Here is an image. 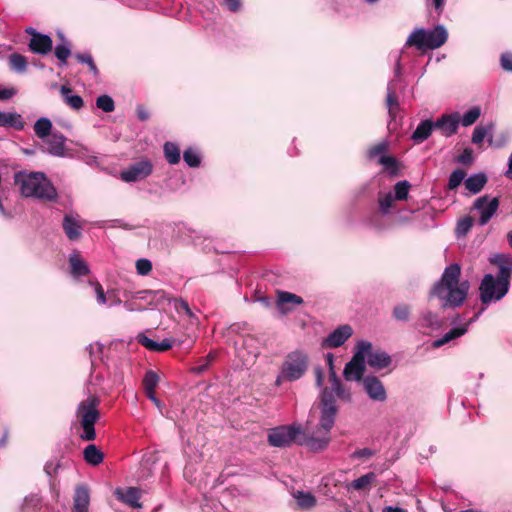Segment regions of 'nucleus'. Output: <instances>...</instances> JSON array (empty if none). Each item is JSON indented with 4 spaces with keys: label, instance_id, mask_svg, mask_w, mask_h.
<instances>
[{
    "label": "nucleus",
    "instance_id": "39",
    "mask_svg": "<svg viewBox=\"0 0 512 512\" xmlns=\"http://www.w3.org/2000/svg\"><path fill=\"white\" fill-rule=\"evenodd\" d=\"M409 189H410V184L408 181L404 180V181L397 182L394 187V193H395L394 198L396 200H400V201L406 200L408 197Z\"/></svg>",
    "mask_w": 512,
    "mask_h": 512
},
{
    "label": "nucleus",
    "instance_id": "24",
    "mask_svg": "<svg viewBox=\"0 0 512 512\" xmlns=\"http://www.w3.org/2000/svg\"><path fill=\"white\" fill-rule=\"evenodd\" d=\"M468 330V324H465V325H462V326H459V327H455L453 329H451L450 331H448L447 333H445L443 335V337L435 340L432 344V346L434 348H439L445 344H447L448 342L458 338V337H461L462 335H464Z\"/></svg>",
    "mask_w": 512,
    "mask_h": 512
},
{
    "label": "nucleus",
    "instance_id": "41",
    "mask_svg": "<svg viewBox=\"0 0 512 512\" xmlns=\"http://www.w3.org/2000/svg\"><path fill=\"white\" fill-rule=\"evenodd\" d=\"M183 159L185 163L190 167H198L200 164V156L198 152L192 148L184 151Z\"/></svg>",
    "mask_w": 512,
    "mask_h": 512
},
{
    "label": "nucleus",
    "instance_id": "8",
    "mask_svg": "<svg viewBox=\"0 0 512 512\" xmlns=\"http://www.w3.org/2000/svg\"><path fill=\"white\" fill-rule=\"evenodd\" d=\"M371 350V343L361 340L356 345V352L352 359L345 365L343 375L347 381L362 380L365 371L366 353Z\"/></svg>",
    "mask_w": 512,
    "mask_h": 512
},
{
    "label": "nucleus",
    "instance_id": "22",
    "mask_svg": "<svg viewBox=\"0 0 512 512\" xmlns=\"http://www.w3.org/2000/svg\"><path fill=\"white\" fill-rule=\"evenodd\" d=\"M302 303H303V299L296 294L286 292V291L278 292L277 306H278L279 310L283 313H287L288 311H290V308H285L284 305H286V304L300 305Z\"/></svg>",
    "mask_w": 512,
    "mask_h": 512
},
{
    "label": "nucleus",
    "instance_id": "57",
    "mask_svg": "<svg viewBox=\"0 0 512 512\" xmlns=\"http://www.w3.org/2000/svg\"><path fill=\"white\" fill-rule=\"evenodd\" d=\"M372 455H373L372 450H370L368 448H363V449L354 451L352 453L351 457L353 459H360V458H368V457H371Z\"/></svg>",
    "mask_w": 512,
    "mask_h": 512
},
{
    "label": "nucleus",
    "instance_id": "33",
    "mask_svg": "<svg viewBox=\"0 0 512 512\" xmlns=\"http://www.w3.org/2000/svg\"><path fill=\"white\" fill-rule=\"evenodd\" d=\"M299 507L310 509L316 505V498L309 492L297 491L294 494Z\"/></svg>",
    "mask_w": 512,
    "mask_h": 512
},
{
    "label": "nucleus",
    "instance_id": "64",
    "mask_svg": "<svg viewBox=\"0 0 512 512\" xmlns=\"http://www.w3.org/2000/svg\"><path fill=\"white\" fill-rule=\"evenodd\" d=\"M382 512H407V511L401 507L386 506L383 508Z\"/></svg>",
    "mask_w": 512,
    "mask_h": 512
},
{
    "label": "nucleus",
    "instance_id": "62",
    "mask_svg": "<svg viewBox=\"0 0 512 512\" xmlns=\"http://www.w3.org/2000/svg\"><path fill=\"white\" fill-rule=\"evenodd\" d=\"M102 349H103V345L100 344V343L91 344L88 347L90 356H93L94 353L101 354L102 353Z\"/></svg>",
    "mask_w": 512,
    "mask_h": 512
},
{
    "label": "nucleus",
    "instance_id": "21",
    "mask_svg": "<svg viewBox=\"0 0 512 512\" xmlns=\"http://www.w3.org/2000/svg\"><path fill=\"white\" fill-rule=\"evenodd\" d=\"M89 503V489L84 485L77 486L74 496V512H88Z\"/></svg>",
    "mask_w": 512,
    "mask_h": 512
},
{
    "label": "nucleus",
    "instance_id": "15",
    "mask_svg": "<svg viewBox=\"0 0 512 512\" xmlns=\"http://www.w3.org/2000/svg\"><path fill=\"white\" fill-rule=\"evenodd\" d=\"M434 124L435 128L441 130L444 136L449 137L457 132L460 116L458 113L443 115Z\"/></svg>",
    "mask_w": 512,
    "mask_h": 512
},
{
    "label": "nucleus",
    "instance_id": "51",
    "mask_svg": "<svg viewBox=\"0 0 512 512\" xmlns=\"http://www.w3.org/2000/svg\"><path fill=\"white\" fill-rule=\"evenodd\" d=\"M474 160L473 150L465 148L464 151L458 156L457 161L464 165H470Z\"/></svg>",
    "mask_w": 512,
    "mask_h": 512
},
{
    "label": "nucleus",
    "instance_id": "26",
    "mask_svg": "<svg viewBox=\"0 0 512 512\" xmlns=\"http://www.w3.org/2000/svg\"><path fill=\"white\" fill-rule=\"evenodd\" d=\"M486 182H487L486 175L483 173H477V174H473V175L469 176L465 180V187L469 192H471L473 194H477L478 192H480L483 189Z\"/></svg>",
    "mask_w": 512,
    "mask_h": 512
},
{
    "label": "nucleus",
    "instance_id": "47",
    "mask_svg": "<svg viewBox=\"0 0 512 512\" xmlns=\"http://www.w3.org/2000/svg\"><path fill=\"white\" fill-rule=\"evenodd\" d=\"M410 315V308L407 305L396 306L393 310V316L398 321L408 320Z\"/></svg>",
    "mask_w": 512,
    "mask_h": 512
},
{
    "label": "nucleus",
    "instance_id": "20",
    "mask_svg": "<svg viewBox=\"0 0 512 512\" xmlns=\"http://www.w3.org/2000/svg\"><path fill=\"white\" fill-rule=\"evenodd\" d=\"M25 123L22 116L17 112L0 111V127L23 130Z\"/></svg>",
    "mask_w": 512,
    "mask_h": 512
},
{
    "label": "nucleus",
    "instance_id": "52",
    "mask_svg": "<svg viewBox=\"0 0 512 512\" xmlns=\"http://www.w3.org/2000/svg\"><path fill=\"white\" fill-rule=\"evenodd\" d=\"M387 148L388 145L386 142H380L369 150V157L374 158L378 155H384V152L387 150Z\"/></svg>",
    "mask_w": 512,
    "mask_h": 512
},
{
    "label": "nucleus",
    "instance_id": "43",
    "mask_svg": "<svg viewBox=\"0 0 512 512\" xmlns=\"http://www.w3.org/2000/svg\"><path fill=\"white\" fill-rule=\"evenodd\" d=\"M420 326L427 328H438L439 320L438 317L432 312L424 313L420 318Z\"/></svg>",
    "mask_w": 512,
    "mask_h": 512
},
{
    "label": "nucleus",
    "instance_id": "18",
    "mask_svg": "<svg viewBox=\"0 0 512 512\" xmlns=\"http://www.w3.org/2000/svg\"><path fill=\"white\" fill-rule=\"evenodd\" d=\"M47 151L53 156L65 155V137L61 133H52L46 140Z\"/></svg>",
    "mask_w": 512,
    "mask_h": 512
},
{
    "label": "nucleus",
    "instance_id": "45",
    "mask_svg": "<svg viewBox=\"0 0 512 512\" xmlns=\"http://www.w3.org/2000/svg\"><path fill=\"white\" fill-rule=\"evenodd\" d=\"M394 199L391 193L380 196L379 207L382 213L387 214L390 211Z\"/></svg>",
    "mask_w": 512,
    "mask_h": 512
},
{
    "label": "nucleus",
    "instance_id": "42",
    "mask_svg": "<svg viewBox=\"0 0 512 512\" xmlns=\"http://www.w3.org/2000/svg\"><path fill=\"white\" fill-rule=\"evenodd\" d=\"M465 172L463 170H454L449 177L448 188L450 190L456 189L465 179Z\"/></svg>",
    "mask_w": 512,
    "mask_h": 512
},
{
    "label": "nucleus",
    "instance_id": "35",
    "mask_svg": "<svg viewBox=\"0 0 512 512\" xmlns=\"http://www.w3.org/2000/svg\"><path fill=\"white\" fill-rule=\"evenodd\" d=\"M55 56L60 62V65H66L68 58L71 56V47L69 41H63L55 47Z\"/></svg>",
    "mask_w": 512,
    "mask_h": 512
},
{
    "label": "nucleus",
    "instance_id": "36",
    "mask_svg": "<svg viewBox=\"0 0 512 512\" xmlns=\"http://www.w3.org/2000/svg\"><path fill=\"white\" fill-rule=\"evenodd\" d=\"M386 104L388 107L389 115L391 117H395L399 104L395 96V89L392 87L391 83H389L387 87Z\"/></svg>",
    "mask_w": 512,
    "mask_h": 512
},
{
    "label": "nucleus",
    "instance_id": "29",
    "mask_svg": "<svg viewBox=\"0 0 512 512\" xmlns=\"http://www.w3.org/2000/svg\"><path fill=\"white\" fill-rule=\"evenodd\" d=\"M51 129L52 122L46 117L38 119L34 124L35 135L40 139H45L50 136L52 134Z\"/></svg>",
    "mask_w": 512,
    "mask_h": 512
},
{
    "label": "nucleus",
    "instance_id": "49",
    "mask_svg": "<svg viewBox=\"0 0 512 512\" xmlns=\"http://www.w3.org/2000/svg\"><path fill=\"white\" fill-rule=\"evenodd\" d=\"M214 358L215 356L212 353H209L205 358L199 360V364L193 368V371L198 374L204 372Z\"/></svg>",
    "mask_w": 512,
    "mask_h": 512
},
{
    "label": "nucleus",
    "instance_id": "50",
    "mask_svg": "<svg viewBox=\"0 0 512 512\" xmlns=\"http://www.w3.org/2000/svg\"><path fill=\"white\" fill-rule=\"evenodd\" d=\"M137 341L138 343H140L142 346H144L145 348H147L148 350L150 351H154L155 352V349H156V345H157V342L150 339L149 337H147L145 334L143 333H140L138 336H137Z\"/></svg>",
    "mask_w": 512,
    "mask_h": 512
},
{
    "label": "nucleus",
    "instance_id": "46",
    "mask_svg": "<svg viewBox=\"0 0 512 512\" xmlns=\"http://www.w3.org/2000/svg\"><path fill=\"white\" fill-rule=\"evenodd\" d=\"M473 220L471 217H464L457 223L456 232L458 235H465L472 228Z\"/></svg>",
    "mask_w": 512,
    "mask_h": 512
},
{
    "label": "nucleus",
    "instance_id": "19",
    "mask_svg": "<svg viewBox=\"0 0 512 512\" xmlns=\"http://www.w3.org/2000/svg\"><path fill=\"white\" fill-rule=\"evenodd\" d=\"M116 497L121 502L129 505L132 508H140L141 504L139 502L140 499V491L135 487H129L125 490L117 489L115 491Z\"/></svg>",
    "mask_w": 512,
    "mask_h": 512
},
{
    "label": "nucleus",
    "instance_id": "10",
    "mask_svg": "<svg viewBox=\"0 0 512 512\" xmlns=\"http://www.w3.org/2000/svg\"><path fill=\"white\" fill-rule=\"evenodd\" d=\"M473 208L480 214L478 223L480 226L486 225L496 214L499 208V199L497 197L481 196L473 204Z\"/></svg>",
    "mask_w": 512,
    "mask_h": 512
},
{
    "label": "nucleus",
    "instance_id": "44",
    "mask_svg": "<svg viewBox=\"0 0 512 512\" xmlns=\"http://www.w3.org/2000/svg\"><path fill=\"white\" fill-rule=\"evenodd\" d=\"M136 270L139 275H148L152 270V263L150 260L141 258L136 261Z\"/></svg>",
    "mask_w": 512,
    "mask_h": 512
},
{
    "label": "nucleus",
    "instance_id": "61",
    "mask_svg": "<svg viewBox=\"0 0 512 512\" xmlns=\"http://www.w3.org/2000/svg\"><path fill=\"white\" fill-rule=\"evenodd\" d=\"M150 401L153 402V404L158 408V410L162 413L163 412V403L156 397L155 393H149V395H146Z\"/></svg>",
    "mask_w": 512,
    "mask_h": 512
},
{
    "label": "nucleus",
    "instance_id": "11",
    "mask_svg": "<svg viewBox=\"0 0 512 512\" xmlns=\"http://www.w3.org/2000/svg\"><path fill=\"white\" fill-rule=\"evenodd\" d=\"M152 163L148 160H142L132 164L129 168L121 172V179L125 182H135L142 180L152 173Z\"/></svg>",
    "mask_w": 512,
    "mask_h": 512
},
{
    "label": "nucleus",
    "instance_id": "40",
    "mask_svg": "<svg viewBox=\"0 0 512 512\" xmlns=\"http://www.w3.org/2000/svg\"><path fill=\"white\" fill-rule=\"evenodd\" d=\"M97 108L101 109L104 112H112L115 109V104L113 99L108 95H101L96 99Z\"/></svg>",
    "mask_w": 512,
    "mask_h": 512
},
{
    "label": "nucleus",
    "instance_id": "2",
    "mask_svg": "<svg viewBox=\"0 0 512 512\" xmlns=\"http://www.w3.org/2000/svg\"><path fill=\"white\" fill-rule=\"evenodd\" d=\"M460 275V265L450 264L431 290V295L437 297L444 308L461 306L468 295L470 284L467 280L460 281Z\"/></svg>",
    "mask_w": 512,
    "mask_h": 512
},
{
    "label": "nucleus",
    "instance_id": "13",
    "mask_svg": "<svg viewBox=\"0 0 512 512\" xmlns=\"http://www.w3.org/2000/svg\"><path fill=\"white\" fill-rule=\"evenodd\" d=\"M353 334V329L350 325H341L331 332L323 341V346L326 348H337L345 343Z\"/></svg>",
    "mask_w": 512,
    "mask_h": 512
},
{
    "label": "nucleus",
    "instance_id": "38",
    "mask_svg": "<svg viewBox=\"0 0 512 512\" xmlns=\"http://www.w3.org/2000/svg\"><path fill=\"white\" fill-rule=\"evenodd\" d=\"M9 63L13 70L17 72H24L27 67L26 58L18 53H13L9 56Z\"/></svg>",
    "mask_w": 512,
    "mask_h": 512
},
{
    "label": "nucleus",
    "instance_id": "23",
    "mask_svg": "<svg viewBox=\"0 0 512 512\" xmlns=\"http://www.w3.org/2000/svg\"><path fill=\"white\" fill-rule=\"evenodd\" d=\"M72 89L66 85L61 86L60 93L63 97L64 102L74 110H80L83 105V99L79 95L72 94Z\"/></svg>",
    "mask_w": 512,
    "mask_h": 512
},
{
    "label": "nucleus",
    "instance_id": "34",
    "mask_svg": "<svg viewBox=\"0 0 512 512\" xmlns=\"http://www.w3.org/2000/svg\"><path fill=\"white\" fill-rule=\"evenodd\" d=\"M492 131H493L492 124H489L487 126L475 127V129L472 133V138H471L472 143L475 145H480L488 135L492 134Z\"/></svg>",
    "mask_w": 512,
    "mask_h": 512
},
{
    "label": "nucleus",
    "instance_id": "7",
    "mask_svg": "<svg viewBox=\"0 0 512 512\" xmlns=\"http://www.w3.org/2000/svg\"><path fill=\"white\" fill-rule=\"evenodd\" d=\"M307 439L302 426L295 423L278 426L268 432V443L273 447H288L293 443L305 445Z\"/></svg>",
    "mask_w": 512,
    "mask_h": 512
},
{
    "label": "nucleus",
    "instance_id": "60",
    "mask_svg": "<svg viewBox=\"0 0 512 512\" xmlns=\"http://www.w3.org/2000/svg\"><path fill=\"white\" fill-rule=\"evenodd\" d=\"M224 3L232 12H236L240 8V0H224Z\"/></svg>",
    "mask_w": 512,
    "mask_h": 512
},
{
    "label": "nucleus",
    "instance_id": "48",
    "mask_svg": "<svg viewBox=\"0 0 512 512\" xmlns=\"http://www.w3.org/2000/svg\"><path fill=\"white\" fill-rule=\"evenodd\" d=\"M76 59L81 62V63H85L88 65L90 71L94 74V75H97L98 74V69L93 61V58L92 56L89 54V53H84V54H76L75 55Z\"/></svg>",
    "mask_w": 512,
    "mask_h": 512
},
{
    "label": "nucleus",
    "instance_id": "54",
    "mask_svg": "<svg viewBox=\"0 0 512 512\" xmlns=\"http://www.w3.org/2000/svg\"><path fill=\"white\" fill-rule=\"evenodd\" d=\"M95 293H96L97 302L99 304L104 305L107 303V296L104 293V290L99 283L95 284Z\"/></svg>",
    "mask_w": 512,
    "mask_h": 512
},
{
    "label": "nucleus",
    "instance_id": "6",
    "mask_svg": "<svg viewBox=\"0 0 512 512\" xmlns=\"http://www.w3.org/2000/svg\"><path fill=\"white\" fill-rule=\"evenodd\" d=\"M98 405L99 399L96 396H89L78 405L77 417L83 428V433L80 435L82 440L93 441L96 438L94 425L100 417Z\"/></svg>",
    "mask_w": 512,
    "mask_h": 512
},
{
    "label": "nucleus",
    "instance_id": "56",
    "mask_svg": "<svg viewBox=\"0 0 512 512\" xmlns=\"http://www.w3.org/2000/svg\"><path fill=\"white\" fill-rule=\"evenodd\" d=\"M173 346V342L171 339H164L161 342H157L155 352H165L171 349Z\"/></svg>",
    "mask_w": 512,
    "mask_h": 512
},
{
    "label": "nucleus",
    "instance_id": "16",
    "mask_svg": "<svg viewBox=\"0 0 512 512\" xmlns=\"http://www.w3.org/2000/svg\"><path fill=\"white\" fill-rule=\"evenodd\" d=\"M82 223L77 215L66 214L63 219V230L69 240L75 241L81 237Z\"/></svg>",
    "mask_w": 512,
    "mask_h": 512
},
{
    "label": "nucleus",
    "instance_id": "1",
    "mask_svg": "<svg viewBox=\"0 0 512 512\" xmlns=\"http://www.w3.org/2000/svg\"><path fill=\"white\" fill-rule=\"evenodd\" d=\"M330 387H325L320 394V417L315 431L305 441V445L312 452L325 450L331 442L330 431L335 424L338 408L336 398L343 402H350L352 395L350 389L346 388L336 372L330 374Z\"/></svg>",
    "mask_w": 512,
    "mask_h": 512
},
{
    "label": "nucleus",
    "instance_id": "32",
    "mask_svg": "<svg viewBox=\"0 0 512 512\" xmlns=\"http://www.w3.org/2000/svg\"><path fill=\"white\" fill-rule=\"evenodd\" d=\"M376 475L373 472H369L355 480H353L349 487L355 490H366L369 489L370 485L375 481Z\"/></svg>",
    "mask_w": 512,
    "mask_h": 512
},
{
    "label": "nucleus",
    "instance_id": "5",
    "mask_svg": "<svg viewBox=\"0 0 512 512\" xmlns=\"http://www.w3.org/2000/svg\"><path fill=\"white\" fill-rule=\"evenodd\" d=\"M447 38L448 33L442 25L431 30L416 28L407 38L405 46L415 47L420 51L434 50L441 47Z\"/></svg>",
    "mask_w": 512,
    "mask_h": 512
},
{
    "label": "nucleus",
    "instance_id": "55",
    "mask_svg": "<svg viewBox=\"0 0 512 512\" xmlns=\"http://www.w3.org/2000/svg\"><path fill=\"white\" fill-rule=\"evenodd\" d=\"M501 66L506 71H512V54L511 53L502 54Z\"/></svg>",
    "mask_w": 512,
    "mask_h": 512
},
{
    "label": "nucleus",
    "instance_id": "58",
    "mask_svg": "<svg viewBox=\"0 0 512 512\" xmlns=\"http://www.w3.org/2000/svg\"><path fill=\"white\" fill-rule=\"evenodd\" d=\"M379 163L388 168H394L396 166V160L393 157L387 155H381L379 158Z\"/></svg>",
    "mask_w": 512,
    "mask_h": 512
},
{
    "label": "nucleus",
    "instance_id": "9",
    "mask_svg": "<svg viewBox=\"0 0 512 512\" xmlns=\"http://www.w3.org/2000/svg\"><path fill=\"white\" fill-rule=\"evenodd\" d=\"M308 356L300 350L290 352L281 366L286 381L292 382L300 379L308 368Z\"/></svg>",
    "mask_w": 512,
    "mask_h": 512
},
{
    "label": "nucleus",
    "instance_id": "28",
    "mask_svg": "<svg viewBox=\"0 0 512 512\" xmlns=\"http://www.w3.org/2000/svg\"><path fill=\"white\" fill-rule=\"evenodd\" d=\"M83 454L85 461L93 466L99 465L104 459L103 453L94 444L88 445Z\"/></svg>",
    "mask_w": 512,
    "mask_h": 512
},
{
    "label": "nucleus",
    "instance_id": "14",
    "mask_svg": "<svg viewBox=\"0 0 512 512\" xmlns=\"http://www.w3.org/2000/svg\"><path fill=\"white\" fill-rule=\"evenodd\" d=\"M28 46L34 54L47 55L53 49V41L49 35L35 33L31 37Z\"/></svg>",
    "mask_w": 512,
    "mask_h": 512
},
{
    "label": "nucleus",
    "instance_id": "25",
    "mask_svg": "<svg viewBox=\"0 0 512 512\" xmlns=\"http://www.w3.org/2000/svg\"><path fill=\"white\" fill-rule=\"evenodd\" d=\"M433 128H435V124L432 121H421L420 124L415 129V131L413 132L412 139L416 143H422L431 135Z\"/></svg>",
    "mask_w": 512,
    "mask_h": 512
},
{
    "label": "nucleus",
    "instance_id": "63",
    "mask_svg": "<svg viewBox=\"0 0 512 512\" xmlns=\"http://www.w3.org/2000/svg\"><path fill=\"white\" fill-rule=\"evenodd\" d=\"M178 309L184 311L188 316L192 317L193 316V313L188 305V303L184 300H181L179 302V306L177 307Z\"/></svg>",
    "mask_w": 512,
    "mask_h": 512
},
{
    "label": "nucleus",
    "instance_id": "53",
    "mask_svg": "<svg viewBox=\"0 0 512 512\" xmlns=\"http://www.w3.org/2000/svg\"><path fill=\"white\" fill-rule=\"evenodd\" d=\"M17 94L15 88H5L0 85V101L8 100Z\"/></svg>",
    "mask_w": 512,
    "mask_h": 512
},
{
    "label": "nucleus",
    "instance_id": "30",
    "mask_svg": "<svg viewBox=\"0 0 512 512\" xmlns=\"http://www.w3.org/2000/svg\"><path fill=\"white\" fill-rule=\"evenodd\" d=\"M164 155L167 160V162L171 165H175L179 163L180 161V149L179 147L172 143V142H166L164 144Z\"/></svg>",
    "mask_w": 512,
    "mask_h": 512
},
{
    "label": "nucleus",
    "instance_id": "37",
    "mask_svg": "<svg viewBox=\"0 0 512 512\" xmlns=\"http://www.w3.org/2000/svg\"><path fill=\"white\" fill-rule=\"evenodd\" d=\"M480 115H481V109L477 106L473 107L470 110H468L467 112H465L462 117H460V123L464 127L471 126L478 120Z\"/></svg>",
    "mask_w": 512,
    "mask_h": 512
},
{
    "label": "nucleus",
    "instance_id": "31",
    "mask_svg": "<svg viewBox=\"0 0 512 512\" xmlns=\"http://www.w3.org/2000/svg\"><path fill=\"white\" fill-rule=\"evenodd\" d=\"M158 383H159L158 374L153 370L147 371L143 378V388H144L145 394L149 395V393H155V389L158 386Z\"/></svg>",
    "mask_w": 512,
    "mask_h": 512
},
{
    "label": "nucleus",
    "instance_id": "3",
    "mask_svg": "<svg viewBox=\"0 0 512 512\" xmlns=\"http://www.w3.org/2000/svg\"><path fill=\"white\" fill-rule=\"evenodd\" d=\"M490 262L499 267L497 277L486 274L480 284V300L483 304L501 300L508 292L512 274V258L504 254H495Z\"/></svg>",
    "mask_w": 512,
    "mask_h": 512
},
{
    "label": "nucleus",
    "instance_id": "17",
    "mask_svg": "<svg viewBox=\"0 0 512 512\" xmlns=\"http://www.w3.org/2000/svg\"><path fill=\"white\" fill-rule=\"evenodd\" d=\"M367 363L374 369H383L390 365L391 357L381 350H369L366 353Z\"/></svg>",
    "mask_w": 512,
    "mask_h": 512
},
{
    "label": "nucleus",
    "instance_id": "59",
    "mask_svg": "<svg viewBox=\"0 0 512 512\" xmlns=\"http://www.w3.org/2000/svg\"><path fill=\"white\" fill-rule=\"evenodd\" d=\"M40 503V499L37 495H31L25 498L24 507L28 505H32L33 507H37Z\"/></svg>",
    "mask_w": 512,
    "mask_h": 512
},
{
    "label": "nucleus",
    "instance_id": "12",
    "mask_svg": "<svg viewBox=\"0 0 512 512\" xmlns=\"http://www.w3.org/2000/svg\"><path fill=\"white\" fill-rule=\"evenodd\" d=\"M363 388L373 401L384 402L387 393L383 383L375 376H367L362 380Z\"/></svg>",
    "mask_w": 512,
    "mask_h": 512
},
{
    "label": "nucleus",
    "instance_id": "4",
    "mask_svg": "<svg viewBox=\"0 0 512 512\" xmlns=\"http://www.w3.org/2000/svg\"><path fill=\"white\" fill-rule=\"evenodd\" d=\"M14 182L24 197L54 201L58 197L56 188L43 172L19 171Z\"/></svg>",
    "mask_w": 512,
    "mask_h": 512
},
{
    "label": "nucleus",
    "instance_id": "27",
    "mask_svg": "<svg viewBox=\"0 0 512 512\" xmlns=\"http://www.w3.org/2000/svg\"><path fill=\"white\" fill-rule=\"evenodd\" d=\"M69 263L71 267V273L75 277L85 276L89 273L88 265L80 258L77 253L70 255Z\"/></svg>",
    "mask_w": 512,
    "mask_h": 512
}]
</instances>
